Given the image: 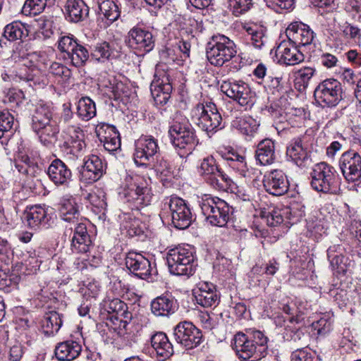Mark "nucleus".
Returning a JSON list of instances; mask_svg holds the SVG:
<instances>
[{
    "mask_svg": "<svg viewBox=\"0 0 361 361\" xmlns=\"http://www.w3.org/2000/svg\"><path fill=\"white\" fill-rule=\"evenodd\" d=\"M95 133L106 151L114 152L120 149V134L115 126L101 123L96 127Z\"/></svg>",
    "mask_w": 361,
    "mask_h": 361,
    "instance_id": "nucleus-24",
    "label": "nucleus"
},
{
    "mask_svg": "<svg viewBox=\"0 0 361 361\" xmlns=\"http://www.w3.org/2000/svg\"><path fill=\"white\" fill-rule=\"evenodd\" d=\"M316 70L310 66H305L296 72L295 81L303 89L308 86L309 82L315 74Z\"/></svg>",
    "mask_w": 361,
    "mask_h": 361,
    "instance_id": "nucleus-51",
    "label": "nucleus"
},
{
    "mask_svg": "<svg viewBox=\"0 0 361 361\" xmlns=\"http://www.w3.org/2000/svg\"><path fill=\"white\" fill-rule=\"evenodd\" d=\"M166 261L169 271L174 275H192L194 255L191 247H177L169 251Z\"/></svg>",
    "mask_w": 361,
    "mask_h": 361,
    "instance_id": "nucleus-8",
    "label": "nucleus"
},
{
    "mask_svg": "<svg viewBox=\"0 0 361 361\" xmlns=\"http://www.w3.org/2000/svg\"><path fill=\"white\" fill-rule=\"evenodd\" d=\"M157 173L164 176H169L172 173V168L169 163L163 157L157 158V163L154 165Z\"/></svg>",
    "mask_w": 361,
    "mask_h": 361,
    "instance_id": "nucleus-56",
    "label": "nucleus"
},
{
    "mask_svg": "<svg viewBox=\"0 0 361 361\" xmlns=\"http://www.w3.org/2000/svg\"><path fill=\"white\" fill-rule=\"evenodd\" d=\"M111 92L114 99H119L127 93V87L122 82H118L113 85Z\"/></svg>",
    "mask_w": 361,
    "mask_h": 361,
    "instance_id": "nucleus-63",
    "label": "nucleus"
},
{
    "mask_svg": "<svg viewBox=\"0 0 361 361\" xmlns=\"http://www.w3.org/2000/svg\"><path fill=\"white\" fill-rule=\"evenodd\" d=\"M268 338L260 331L250 330L235 334L231 346L237 357L243 361H258L267 351Z\"/></svg>",
    "mask_w": 361,
    "mask_h": 361,
    "instance_id": "nucleus-1",
    "label": "nucleus"
},
{
    "mask_svg": "<svg viewBox=\"0 0 361 361\" xmlns=\"http://www.w3.org/2000/svg\"><path fill=\"white\" fill-rule=\"evenodd\" d=\"M59 212L61 218L63 221L73 224L78 221L80 216L75 199L70 195H66L61 198Z\"/></svg>",
    "mask_w": 361,
    "mask_h": 361,
    "instance_id": "nucleus-31",
    "label": "nucleus"
},
{
    "mask_svg": "<svg viewBox=\"0 0 361 361\" xmlns=\"http://www.w3.org/2000/svg\"><path fill=\"white\" fill-rule=\"evenodd\" d=\"M47 4L46 0H26L22 11L26 16H36L44 10Z\"/></svg>",
    "mask_w": 361,
    "mask_h": 361,
    "instance_id": "nucleus-48",
    "label": "nucleus"
},
{
    "mask_svg": "<svg viewBox=\"0 0 361 361\" xmlns=\"http://www.w3.org/2000/svg\"><path fill=\"white\" fill-rule=\"evenodd\" d=\"M190 116L193 123L208 134L221 128L222 118L212 102L196 104L192 109Z\"/></svg>",
    "mask_w": 361,
    "mask_h": 361,
    "instance_id": "nucleus-6",
    "label": "nucleus"
},
{
    "mask_svg": "<svg viewBox=\"0 0 361 361\" xmlns=\"http://www.w3.org/2000/svg\"><path fill=\"white\" fill-rule=\"evenodd\" d=\"M79 41L73 35H65L61 37L58 40V49L63 53V58L68 59L69 55L73 52Z\"/></svg>",
    "mask_w": 361,
    "mask_h": 361,
    "instance_id": "nucleus-46",
    "label": "nucleus"
},
{
    "mask_svg": "<svg viewBox=\"0 0 361 361\" xmlns=\"http://www.w3.org/2000/svg\"><path fill=\"white\" fill-rule=\"evenodd\" d=\"M77 114L84 121H89L96 116V106L90 97H82L78 102Z\"/></svg>",
    "mask_w": 361,
    "mask_h": 361,
    "instance_id": "nucleus-39",
    "label": "nucleus"
},
{
    "mask_svg": "<svg viewBox=\"0 0 361 361\" xmlns=\"http://www.w3.org/2000/svg\"><path fill=\"white\" fill-rule=\"evenodd\" d=\"M275 56L279 64L286 66H294L305 59V56L298 50V47L289 39L279 44Z\"/></svg>",
    "mask_w": 361,
    "mask_h": 361,
    "instance_id": "nucleus-21",
    "label": "nucleus"
},
{
    "mask_svg": "<svg viewBox=\"0 0 361 361\" xmlns=\"http://www.w3.org/2000/svg\"><path fill=\"white\" fill-rule=\"evenodd\" d=\"M220 169L213 157L204 158L200 165V173L207 182Z\"/></svg>",
    "mask_w": 361,
    "mask_h": 361,
    "instance_id": "nucleus-45",
    "label": "nucleus"
},
{
    "mask_svg": "<svg viewBox=\"0 0 361 361\" xmlns=\"http://www.w3.org/2000/svg\"><path fill=\"white\" fill-rule=\"evenodd\" d=\"M311 186L324 193L336 194L338 189V177L334 168L326 162L316 164L310 173Z\"/></svg>",
    "mask_w": 361,
    "mask_h": 361,
    "instance_id": "nucleus-7",
    "label": "nucleus"
},
{
    "mask_svg": "<svg viewBox=\"0 0 361 361\" xmlns=\"http://www.w3.org/2000/svg\"><path fill=\"white\" fill-rule=\"evenodd\" d=\"M91 204L101 210H105L107 207L104 192L101 189L92 191L85 196Z\"/></svg>",
    "mask_w": 361,
    "mask_h": 361,
    "instance_id": "nucleus-49",
    "label": "nucleus"
},
{
    "mask_svg": "<svg viewBox=\"0 0 361 361\" xmlns=\"http://www.w3.org/2000/svg\"><path fill=\"white\" fill-rule=\"evenodd\" d=\"M246 31L250 36L251 44L255 48L262 50L267 47L269 39L264 27L255 25L247 27Z\"/></svg>",
    "mask_w": 361,
    "mask_h": 361,
    "instance_id": "nucleus-37",
    "label": "nucleus"
},
{
    "mask_svg": "<svg viewBox=\"0 0 361 361\" xmlns=\"http://www.w3.org/2000/svg\"><path fill=\"white\" fill-rule=\"evenodd\" d=\"M14 117L7 109L0 110V139L13 125Z\"/></svg>",
    "mask_w": 361,
    "mask_h": 361,
    "instance_id": "nucleus-52",
    "label": "nucleus"
},
{
    "mask_svg": "<svg viewBox=\"0 0 361 361\" xmlns=\"http://www.w3.org/2000/svg\"><path fill=\"white\" fill-rule=\"evenodd\" d=\"M232 126L247 136H253L259 126V122L250 116L236 117L232 121Z\"/></svg>",
    "mask_w": 361,
    "mask_h": 361,
    "instance_id": "nucleus-34",
    "label": "nucleus"
},
{
    "mask_svg": "<svg viewBox=\"0 0 361 361\" xmlns=\"http://www.w3.org/2000/svg\"><path fill=\"white\" fill-rule=\"evenodd\" d=\"M343 80L349 85H357L361 80V72L355 73L354 71L349 68H345L342 73Z\"/></svg>",
    "mask_w": 361,
    "mask_h": 361,
    "instance_id": "nucleus-58",
    "label": "nucleus"
},
{
    "mask_svg": "<svg viewBox=\"0 0 361 361\" xmlns=\"http://www.w3.org/2000/svg\"><path fill=\"white\" fill-rule=\"evenodd\" d=\"M205 219L212 226L224 227L230 218V207L223 200L205 195L199 201Z\"/></svg>",
    "mask_w": 361,
    "mask_h": 361,
    "instance_id": "nucleus-5",
    "label": "nucleus"
},
{
    "mask_svg": "<svg viewBox=\"0 0 361 361\" xmlns=\"http://www.w3.org/2000/svg\"><path fill=\"white\" fill-rule=\"evenodd\" d=\"M159 150L157 140L151 135L141 136L135 142L134 161L137 166H147Z\"/></svg>",
    "mask_w": 361,
    "mask_h": 361,
    "instance_id": "nucleus-14",
    "label": "nucleus"
},
{
    "mask_svg": "<svg viewBox=\"0 0 361 361\" xmlns=\"http://www.w3.org/2000/svg\"><path fill=\"white\" fill-rule=\"evenodd\" d=\"M49 72L64 79H68L71 75V71L69 68L57 62H54L51 64Z\"/></svg>",
    "mask_w": 361,
    "mask_h": 361,
    "instance_id": "nucleus-55",
    "label": "nucleus"
},
{
    "mask_svg": "<svg viewBox=\"0 0 361 361\" xmlns=\"http://www.w3.org/2000/svg\"><path fill=\"white\" fill-rule=\"evenodd\" d=\"M213 188L217 190L227 191L231 188L232 180L220 169L215 176L207 181Z\"/></svg>",
    "mask_w": 361,
    "mask_h": 361,
    "instance_id": "nucleus-43",
    "label": "nucleus"
},
{
    "mask_svg": "<svg viewBox=\"0 0 361 361\" xmlns=\"http://www.w3.org/2000/svg\"><path fill=\"white\" fill-rule=\"evenodd\" d=\"M24 219L27 226L33 229L38 228L41 225H46L48 222L45 209L37 205L31 207L25 210Z\"/></svg>",
    "mask_w": 361,
    "mask_h": 361,
    "instance_id": "nucleus-33",
    "label": "nucleus"
},
{
    "mask_svg": "<svg viewBox=\"0 0 361 361\" xmlns=\"http://www.w3.org/2000/svg\"><path fill=\"white\" fill-rule=\"evenodd\" d=\"M124 197L132 204L133 209H140L150 204L152 195L146 185L134 183L125 189Z\"/></svg>",
    "mask_w": 361,
    "mask_h": 361,
    "instance_id": "nucleus-23",
    "label": "nucleus"
},
{
    "mask_svg": "<svg viewBox=\"0 0 361 361\" xmlns=\"http://www.w3.org/2000/svg\"><path fill=\"white\" fill-rule=\"evenodd\" d=\"M92 247L91 238L85 240H79L78 238L72 239L71 250L73 252L86 254L90 252Z\"/></svg>",
    "mask_w": 361,
    "mask_h": 361,
    "instance_id": "nucleus-54",
    "label": "nucleus"
},
{
    "mask_svg": "<svg viewBox=\"0 0 361 361\" xmlns=\"http://www.w3.org/2000/svg\"><path fill=\"white\" fill-rule=\"evenodd\" d=\"M265 190L274 196L286 194L289 190V181L286 173L279 169L271 170L264 176Z\"/></svg>",
    "mask_w": 361,
    "mask_h": 361,
    "instance_id": "nucleus-19",
    "label": "nucleus"
},
{
    "mask_svg": "<svg viewBox=\"0 0 361 361\" xmlns=\"http://www.w3.org/2000/svg\"><path fill=\"white\" fill-rule=\"evenodd\" d=\"M207 58L212 65L222 66L237 54L234 42L224 35H213L207 44Z\"/></svg>",
    "mask_w": 361,
    "mask_h": 361,
    "instance_id": "nucleus-4",
    "label": "nucleus"
},
{
    "mask_svg": "<svg viewBox=\"0 0 361 361\" xmlns=\"http://www.w3.org/2000/svg\"><path fill=\"white\" fill-rule=\"evenodd\" d=\"M345 9L348 12H355L361 17V0H348Z\"/></svg>",
    "mask_w": 361,
    "mask_h": 361,
    "instance_id": "nucleus-64",
    "label": "nucleus"
},
{
    "mask_svg": "<svg viewBox=\"0 0 361 361\" xmlns=\"http://www.w3.org/2000/svg\"><path fill=\"white\" fill-rule=\"evenodd\" d=\"M226 160L230 167L237 171L241 176L245 177L248 171L245 157L236 152H229L226 155Z\"/></svg>",
    "mask_w": 361,
    "mask_h": 361,
    "instance_id": "nucleus-40",
    "label": "nucleus"
},
{
    "mask_svg": "<svg viewBox=\"0 0 361 361\" xmlns=\"http://www.w3.org/2000/svg\"><path fill=\"white\" fill-rule=\"evenodd\" d=\"M342 93L341 83L334 78H328L316 87L314 97L316 103L320 106L334 107L342 99Z\"/></svg>",
    "mask_w": 361,
    "mask_h": 361,
    "instance_id": "nucleus-9",
    "label": "nucleus"
},
{
    "mask_svg": "<svg viewBox=\"0 0 361 361\" xmlns=\"http://www.w3.org/2000/svg\"><path fill=\"white\" fill-rule=\"evenodd\" d=\"M125 264L127 269L137 277L143 280L153 281L151 263L142 254L129 252L126 255Z\"/></svg>",
    "mask_w": 361,
    "mask_h": 361,
    "instance_id": "nucleus-16",
    "label": "nucleus"
},
{
    "mask_svg": "<svg viewBox=\"0 0 361 361\" xmlns=\"http://www.w3.org/2000/svg\"><path fill=\"white\" fill-rule=\"evenodd\" d=\"M28 31L25 25L20 21H14L4 27V37L9 41L20 39L27 37Z\"/></svg>",
    "mask_w": 361,
    "mask_h": 361,
    "instance_id": "nucleus-38",
    "label": "nucleus"
},
{
    "mask_svg": "<svg viewBox=\"0 0 361 361\" xmlns=\"http://www.w3.org/2000/svg\"><path fill=\"white\" fill-rule=\"evenodd\" d=\"M150 90L157 104H166L172 92V85L169 74L166 72L156 74L151 84Z\"/></svg>",
    "mask_w": 361,
    "mask_h": 361,
    "instance_id": "nucleus-22",
    "label": "nucleus"
},
{
    "mask_svg": "<svg viewBox=\"0 0 361 361\" xmlns=\"http://www.w3.org/2000/svg\"><path fill=\"white\" fill-rule=\"evenodd\" d=\"M47 175L56 186L67 187L72 177L71 169L59 159L51 161L47 169Z\"/></svg>",
    "mask_w": 361,
    "mask_h": 361,
    "instance_id": "nucleus-25",
    "label": "nucleus"
},
{
    "mask_svg": "<svg viewBox=\"0 0 361 361\" xmlns=\"http://www.w3.org/2000/svg\"><path fill=\"white\" fill-rule=\"evenodd\" d=\"M286 154L288 157L298 166H302L308 159L307 149L303 147L302 140L297 138L287 147Z\"/></svg>",
    "mask_w": 361,
    "mask_h": 361,
    "instance_id": "nucleus-35",
    "label": "nucleus"
},
{
    "mask_svg": "<svg viewBox=\"0 0 361 361\" xmlns=\"http://www.w3.org/2000/svg\"><path fill=\"white\" fill-rule=\"evenodd\" d=\"M53 107L49 104H39L32 116V128L39 137L41 143L51 147L58 140L59 126L53 117Z\"/></svg>",
    "mask_w": 361,
    "mask_h": 361,
    "instance_id": "nucleus-2",
    "label": "nucleus"
},
{
    "mask_svg": "<svg viewBox=\"0 0 361 361\" xmlns=\"http://www.w3.org/2000/svg\"><path fill=\"white\" fill-rule=\"evenodd\" d=\"M342 250L343 249L339 245H334L328 249L327 257L333 269H338L343 263L344 256Z\"/></svg>",
    "mask_w": 361,
    "mask_h": 361,
    "instance_id": "nucleus-50",
    "label": "nucleus"
},
{
    "mask_svg": "<svg viewBox=\"0 0 361 361\" xmlns=\"http://www.w3.org/2000/svg\"><path fill=\"white\" fill-rule=\"evenodd\" d=\"M112 49L110 44L107 42H102L96 44L91 51V57L97 61L104 62L108 60L111 55Z\"/></svg>",
    "mask_w": 361,
    "mask_h": 361,
    "instance_id": "nucleus-44",
    "label": "nucleus"
},
{
    "mask_svg": "<svg viewBox=\"0 0 361 361\" xmlns=\"http://www.w3.org/2000/svg\"><path fill=\"white\" fill-rule=\"evenodd\" d=\"M291 361H313V357L306 350L298 349L292 353Z\"/></svg>",
    "mask_w": 361,
    "mask_h": 361,
    "instance_id": "nucleus-62",
    "label": "nucleus"
},
{
    "mask_svg": "<svg viewBox=\"0 0 361 361\" xmlns=\"http://www.w3.org/2000/svg\"><path fill=\"white\" fill-rule=\"evenodd\" d=\"M339 168L348 182L361 180V155L353 150L342 154L338 161Z\"/></svg>",
    "mask_w": 361,
    "mask_h": 361,
    "instance_id": "nucleus-13",
    "label": "nucleus"
},
{
    "mask_svg": "<svg viewBox=\"0 0 361 361\" xmlns=\"http://www.w3.org/2000/svg\"><path fill=\"white\" fill-rule=\"evenodd\" d=\"M124 308H126V304L119 299L112 300L107 307L109 312H115L118 315H120Z\"/></svg>",
    "mask_w": 361,
    "mask_h": 361,
    "instance_id": "nucleus-61",
    "label": "nucleus"
},
{
    "mask_svg": "<svg viewBox=\"0 0 361 361\" xmlns=\"http://www.w3.org/2000/svg\"><path fill=\"white\" fill-rule=\"evenodd\" d=\"M106 164L95 154H91L84 159L80 171V179L85 183H92L98 180L104 174Z\"/></svg>",
    "mask_w": 361,
    "mask_h": 361,
    "instance_id": "nucleus-20",
    "label": "nucleus"
},
{
    "mask_svg": "<svg viewBox=\"0 0 361 361\" xmlns=\"http://www.w3.org/2000/svg\"><path fill=\"white\" fill-rule=\"evenodd\" d=\"M194 295L196 302L204 307H215L219 302V296L214 286L212 283L201 284Z\"/></svg>",
    "mask_w": 361,
    "mask_h": 361,
    "instance_id": "nucleus-28",
    "label": "nucleus"
},
{
    "mask_svg": "<svg viewBox=\"0 0 361 361\" xmlns=\"http://www.w3.org/2000/svg\"><path fill=\"white\" fill-rule=\"evenodd\" d=\"M171 214L172 224L178 229L188 228L192 221V214L184 200L178 197H171L166 200Z\"/></svg>",
    "mask_w": 361,
    "mask_h": 361,
    "instance_id": "nucleus-11",
    "label": "nucleus"
},
{
    "mask_svg": "<svg viewBox=\"0 0 361 361\" xmlns=\"http://www.w3.org/2000/svg\"><path fill=\"white\" fill-rule=\"evenodd\" d=\"M62 325V319L60 314L56 312L46 313L42 321V329L43 333L47 336H53L56 334Z\"/></svg>",
    "mask_w": 361,
    "mask_h": 361,
    "instance_id": "nucleus-36",
    "label": "nucleus"
},
{
    "mask_svg": "<svg viewBox=\"0 0 361 361\" xmlns=\"http://www.w3.org/2000/svg\"><path fill=\"white\" fill-rule=\"evenodd\" d=\"M99 8L101 13L110 22H114L120 16V11L113 0H100Z\"/></svg>",
    "mask_w": 361,
    "mask_h": 361,
    "instance_id": "nucleus-42",
    "label": "nucleus"
},
{
    "mask_svg": "<svg viewBox=\"0 0 361 361\" xmlns=\"http://www.w3.org/2000/svg\"><path fill=\"white\" fill-rule=\"evenodd\" d=\"M255 157L257 163L261 166L272 164L276 159L274 142L270 139L260 141L257 146Z\"/></svg>",
    "mask_w": 361,
    "mask_h": 361,
    "instance_id": "nucleus-27",
    "label": "nucleus"
},
{
    "mask_svg": "<svg viewBox=\"0 0 361 361\" xmlns=\"http://www.w3.org/2000/svg\"><path fill=\"white\" fill-rule=\"evenodd\" d=\"M81 350L82 346L78 342L68 340L59 343L55 347L54 354L60 361H72L79 356Z\"/></svg>",
    "mask_w": 361,
    "mask_h": 361,
    "instance_id": "nucleus-30",
    "label": "nucleus"
},
{
    "mask_svg": "<svg viewBox=\"0 0 361 361\" xmlns=\"http://www.w3.org/2000/svg\"><path fill=\"white\" fill-rule=\"evenodd\" d=\"M286 33L288 39L298 47L313 44L316 38V34L312 29L301 22L290 23Z\"/></svg>",
    "mask_w": 361,
    "mask_h": 361,
    "instance_id": "nucleus-18",
    "label": "nucleus"
},
{
    "mask_svg": "<svg viewBox=\"0 0 361 361\" xmlns=\"http://www.w3.org/2000/svg\"><path fill=\"white\" fill-rule=\"evenodd\" d=\"M63 133V142L60 145L62 151L66 154L78 156L85 147L82 129L79 126H68Z\"/></svg>",
    "mask_w": 361,
    "mask_h": 361,
    "instance_id": "nucleus-17",
    "label": "nucleus"
},
{
    "mask_svg": "<svg viewBox=\"0 0 361 361\" xmlns=\"http://www.w3.org/2000/svg\"><path fill=\"white\" fill-rule=\"evenodd\" d=\"M173 337L177 343L188 349L199 345L202 341V334L192 322L183 321L173 328Z\"/></svg>",
    "mask_w": 361,
    "mask_h": 361,
    "instance_id": "nucleus-12",
    "label": "nucleus"
},
{
    "mask_svg": "<svg viewBox=\"0 0 361 361\" xmlns=\"http://www.w3.org/2000/svg\"><path fill=\"white\" fill-rule=\"evenodd\" d=\"M75 223V226L74 228V233L72 239L78 238L79 240H86L87 238H90V235L88 234L87 231V227L85 224L82 223Z\"/></svg>",
    "mask_w": 361,
    "mask_h": 361,
    "instance_id": "nucleus-59",
    "label": "nucleus"
},
{
    "mask_svg": "<svg viewBox=\"0 0 361 361\" xmlns=\"http://www.w3.org/2000/svg\"><path fill=\"white\" fill-rule=\"evenodd\" d=\"M319 60L320 63L327 68L336 66L338 63L337 57L329 53L322 54Z\"/></svg>",
    "mask_w": 361,
    "mask_h": 361,
    "instance_id": "nucleus-60",
    "label": "nucleus"
},
{
    "mask_svg": "<svg viewBox=\"0 0 361 361\" xmlns=\"http://www.w3.org/2000/svg\"><path fill=\"white\" fill-rule=\"evenodd\" d=\"M233 13L238 16L247 12L251 7L252 0H228Z\"/></svg>",
    "mask_w": 361,
    "mask_h": 361,
    "instance_id": "nucleus-53",
    "label": "nucleus"
},
{
    "mask_svg": "<svg viewBox=\"0 0 361 361\" xmlns=\"http://www.w3.org/2000/svg\"><path fill=\"white\" fill-rule=\"evenodd\" d=\"M90 56H91L89 50L79 42L67 60H69L73 66L80 68L85 65Z\"/></svg>",
    "mask_w": 361,
    "mask_h": 361,
    "instance_id": "nucleus-41",
    "label": "nucleus"
},
{
    "mask_svg": "<svg viewBox=\"0 0 361 361\" xmlns=\"http://www.w3.org/2000/svg\"><path fill=\"white\" fill-rule=\"evenodd\" d=\"M261 216L269 226H276L283 221L281 210L274 207L262 210Z\"/></svg>",
    "mask_w": 361,
    "mask_h": 361,
    "instance_id": "nucleus-47",
    "label": "nucleus"
},
{
    "mask_svg": "<svg viewBox=\"0 0 361 361\" xmlns=\"http://www.w3.org/2000/svg\"><path fill=\"white\" fill-rule=\"evenodd\" d=\"M177 307L176 300L168 294L157 297L151 302L152 312L157 316H169L174 313Z\"/></svg>",
    "mask_w": 361,
    "mask_h": 361,
    "instance_id": "nucleus-29",
    "label": "nucleus"
},
{
    "mask_svg": "<svg viewBox=\"0 0 361 361\" xmlns=\"http://www.w3.org/2000/svg\"><path fill=\"white\" fill-rule=\"evenodd\" d=\"M221 91L228 97L236 102L245 109H250L255 103V93L249 85L242 80L224 81Z\"/></svg>",
    "mask_w": 361,
    "mask_h": 361,
    "instance_id": "nucleus-10",
    "label": "nucleus"
},
{
    "mask_svg": "<svg viewBox=\"0 0 361 361\" xmlns=\"http://www.w3.org/2000/svg\"><path fill=\"white\" fill-rule=\"evenodd\" d=\"M64 9L66 19L72 23L83 21L89 16V7L83 0H67Z\"/></svg>",
    "mask_w": 361,
    "mask_h": 361,
    "instance_id": "nucleus-26",
    "label": "nucleus"
},
{
    "mask_svg": "<svg viewBox=\"0 0 361 361\" xmlns=\"http://www.w3.org/2000/svg\"><path fill=\"white\" fill-rule=\"evenodd\" d=\"M169 136L180 157L190 154L197 142L191 124L183 118H176L169 129Z\"/></svg>",
    "mask_w": 361,
    "mask_h": 361,
    "instance_id": "nucleus-3",
    "label": "nucleus"
},
{
    "mask_svg": "<svg viewBox=\"0 0 361 361\" xmlns=\"http://www.w3.org/2000/svg\"><path fill=\"white\" fill-rule=\"evenodd\" d=\"M126 42L133 49L149 52L153 49L155 41L151 32L139 26H135L128 32Z\"/></svg>",
    "mask_w": 361,
    "mask_h": 361,
    "instance_id": "nucleus-15",
    "label": "nucleus"
},
{
    "mask_svg": "<svg viewBox=\"0 0 361 361\" xmlns=\"http://www.w3.org/2000/svg\"><path fill=\"white\" fill-rule=\"evenodd\" d=\"M151 343L160 360L164 361L173 354V345L164 333L155 334L151 338Z\"/></svg>",
    "mask_w": 361,
    "mask_h": 361,
    "instance_id": "nucleus-32",
    "label": "nucleus"
},
{
    "mask_svg": "<svg viewBox=\"0 0 361 361\" xmlns=\"http://www.w3.org/2000/svg\"><path fill=\"white\" fill-rule=\"evenodd\" d=\"M267 4L269 7L276 12H280V10L291 8L294 0H269Z\"/></svg>",
    "mask_w": 361,
    "mask_h": 361,
    "instance_id": "nucleus-57",
    "label": "nucleus"
}]
</instances>
